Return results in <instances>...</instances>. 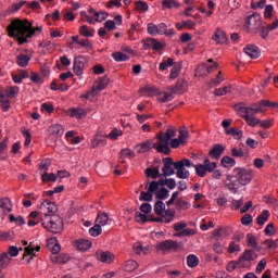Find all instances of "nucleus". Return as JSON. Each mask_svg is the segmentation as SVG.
Instances as JSON below:
<instances>
[{"instance_id":"1","label":"nucleus","mask_w":278,"mask_h":278,"mask_svg":"<svg viewBox=\"0 0 278 278\" xmlns=\"http://www.w3.org/2000/svg\"><path fill=\"white\" fill-rule=\"evenodd\" d=\"M8 36L10 38H16L18 45H25L29 37V22L27 20L15 18L12 20L7 27Z\"/></svg>"},{"instance_id":"2","label":"nucleus","mask_w":278,"mask_h":278,"mask_svg":"<svg viewBox=\"0 0 278 278\" xmlns=\"http://www.w3.org/2000/svg\"><path fill=\"white\" fill-rule=\"evenodd\" d=\"M41 225L51 233H62L64 229V220L59 215H52L41 219Z\"/></svg>"},{"instance_id":"3","label":"nucleus","mask_w":278,"mask_h":278,"mask_svg":"<svg viewBox=\"0 0 278 278\" xmlns=\"http://www.w3.org/2000/svg\"><path fill=\"white\" fill-rule=\"evenodd\" d=\"M194 163L190 161V159H182L174 163V168L176 172V176L178 179H188L190 177V172L186 168H192Z\"/></svg>"},{"instance_id":"4","label":"nucleus","mask_w":278,"mask_h":278,"mask_svg":"<svg viewBox=\"0 0 278 278\" xmlns=\"http://www.w3.org/2000/svg\"><path fill=\"white\" fill-rule=\"evenodd\" d=\"M184 247V243H179L175 240H165L156 243L155 249L157 253L162 255H166V253H170V251H179Z\"/></svg>"},{"instance_id":"5","label":"nucleus","mask_w":278,"mask_h":278,"mask_svg":"<svg viewBox=\"0 0 278 278\" xmlns=\"http://www.w3.org/2000/svg\"><path fill=\"white\" fill-rule=\"evenodd\" d=\"M262 15L252 14L245 22V29L248 30V34H257V31L262 29Z\"/></svg>"},{"instance_id":"6","label":"nucleus","mask_w":278,"mask_h":278,"mask_svg":"<svg viewBox=\"0 0 278 278\" xmlns=\"http://www.w3.org/2000/svg\"><path fill=\"white\" fill-rule=\"evenodd\" d=\"M235 173L237 174V181L241 186H249L251 184V180L253 179V169H247L242 167L235 168Z\"/></svg>"},{"instance_id":"7","label":"nucleus","mask_w":278,"mask_h":278,"mask_svg":"<svg viewBox=\"0 0 278 278\" xmlns=\"http://www.w3.org/2000/svg\"><path fill=\"white\" fill-rule=\"evenodd\" d=\"M157 143L154 142V149L157 151V153H163L164 155L170 154V147H168L170 141H167L165 139L164 135L162 132H159L156 135Z\"/></svg>"},{"instance_id":"8","label":"nucleus","mask_w":278,"mask_h":278,"mask_svg":"<svg viewBox=\"0 0 278 278\" xmlns=\"http://www.w3.org/2000/svg\"><path fill=\"white\" fill-rule=\"evenodd\" d=\"M266 108H268V100H261L258 103H254L251 106L243 108L242 113L260 114L262 112H266Z\"/></svg>"},{"instance_id":"9","label":"nucleus","mask_w":278,"mask_h":278,"mask_svg":"<svg viewBox=\"0 0 278 278\" xmlns=\"http://www.w3.org/2000/svg\"><path fill=\"white\" fill-rule=\"evenodd\" d=\"M38 210H40L46 218H49L50 214H55L58 212V205L49 200H43L38 206Z\"/></svg>"},{"instance_id":"10","label":"nucleus","mask_w":278,"mask_h":278,"mask_svg":"<svg viewBox=\"0 0 278 278\" xmlns=\"http://www.w3.org/2000/svg\"><path fill=\"white\" fill-rule=\"evenodd\" d=\"M162 162H163L162 173L164 177H170V175H175V168H174L175 163H173V159L165 157L162 160Z\"/></svg>"},{"instance_id":"11","label":"nucleus","mask_w":278,"mask_h":278,"mask_svg":"<svg viewBox=\"0 0 278 278\" xmlns=\"http://www.w3.org/2000/svg\"><path fill=\"white\" fill-rule=\"evenodd\" d=\"M148 34L150 36H157V35H164L166 34V25L164 23H161L159 25H155L153 23L148 24Z\"/></svg>"},{"instance_id":"12","label":"nucleus","mask_w":278,"mask_h":278,"mask_svg":"<svg viewBox=\"0 0 278 278\" xmlns=\"http://www.w3.org/2000/svg\"><path fill=\"white\" fill-rule=\"evenodd\" d=\"M97 260L102 264H112L114 262V255L110 251L99 250L96 253Z\"/></svg>"},{"instance_id":"13","label":"nucleus","mask_w":278,"mask_h":278,"mask_svg":"<svg viewBox=\"0 0 278 278\" xmlns=\"http://www.w3.org/2000/svg\"><path fill=\"white\" fill-rule=\"evenodd\" d=\"M184 190H188V184L184 180H180L178 182V191H175L172 194L170 199L166 202L167 207H170V205H173L175 201H177V197H179V194H181Z\"/></svg>"},{"instance_id":"14","label":"nucleus","mask_w":278,"mask_h":278,"mask_svg":"<svg viewBox=\"0 0 278 278\" xmlns=\"http://www.w3.org/2000/svg\"><path fill=\"white\" fill-rule=\"evenodd\" d=\"M86 66V58L79 55L74 59V73L79 77V75H84V68Z\"/></svg>"},{"instance_id":"15","label":"nucleus","mask_w":278,"mask_h":278,"mask_svg":"<svg viewBox=\"0 0 278 278\" xmlns=\"http://www.w3.org/2000/svg\"><path fill=\"white\" fill-rule=\"evenodd\" d=\"M224 186L233 194L238 193V187H236L238 186V178H236L235 176L227 175L226 180L224 181Z\"/></svg>"},{"instance_id":"16","label":"nucleus","mask_w":278,"mask_h":278,"mask_svg":"<svg viewBox=\"0 0 278 278\" xmlns=\"http://www.w3.org/2000/svg\"><path fill=\"white\" fill-rule=\"evenodd\" d=\"M161 217L152 219V223H165L168 225V223H173L175 220V211L174 210H167L164 215H160Z\"/></svg>"},{"instance_id":"17","label":"nucleus","mask_w":278,"mask_h":278,"mask_svg":"<svg viewBox=\"0 0 278 278\" xmlns=\"http://www.w3.org/2000/svg\"><path fill=\"white\" fill-rule=\"evenodd\" d=\"M48 134L52 138H62V136H64V126L60 124H53L48 128Z\"/></svg>"},{"instance_id":"18","label":"nucleus","mask_w":278,"mask_h":278,"mask_svg":"<svg viewBox=\"0 0 278 278\" xmlns=\"http://www.w3.org/2000/svg\"><path fill=\"white\" fill-rule=\"evenodd\" d=\"M108 144V137L97 134L91 140V149H97L98 147H105Z\"/></svg>"},{"instance_id":"19","label":"nucleus","mask_w":278,"mask_h":278,"mask_svg":"<svg viewBox=\"0 0 278 278\" xmlns=\"http://www.w3.org/2000/svg\"><path fill=\"white\" fill-rule=\"evenodd\" d=\"M87 114L88 111L81 108H73L67 111V116H71V118H84Z\"/></svg>"},{"instance_id":"20","label":"nucleus","mask_w":278,"mask_h":278,"mask_svg":"<svg viewBox=\"0 0 278 278\" xmlns=\"http://www.w3.org/2000/svg\"><path fill=\"white\" fill-rule=\"evenodd\" d=\"M154 147L155 142H153V140H147L142 143L137 144L136 149L138 153H148V151H151L152 149H154Z\"/></svg>"},{"instance_id":"21","label":"nucleus","mask_w":278,"mask_h":278,"mask_svg":"<svg viewBox=\"0 0 278 278\" xmlns=\"http://www.w3.org/2000/svg\"><path fill=\"white\" fill-rule=\"evenodd\" d=\"M20 89L17 86H11L8 87L7 89L1 90L0 94H4L7 99H16L18 96Z\"/></svg>"},{"instance_id":"22","label":"nucleus","mask_w":278,"mask_h":278,"mask_svg":"<svg viewBox=\"0 0 278 278\" xmlns=\"http://www.w3.org/2000/svg\"><path fill=\"white\" fill-rule=\"evenodd\" d=\"M225 153V148L222 144H215L213 149L208 152L210 157L213 160H220V155Z\"/></svg>"},{"instance_id":"23","label":"nucleus","mask_w":278,"mask_h":278,"mask_svg":"<svg viewBox=\"0 0 278 278\" xmlns=\"http://www.w3.org/2000/svg\"><path fill=\"white\" fill-rule=\"evenodd\" d=\"M213 40H215V42H217L218 45H225V42H227V35L223 29L216 28L213 35Z\"/></svg>"},{"instance_id":"24","label":"nucleus","mask_w":278,"mask_h":278,"mask_svg":"<svg viewBox=\"0 0 278 278\" xmlns=\"http://www.w3.org/2000/svg\"><path fill=\"white\" fill-rule=\"evenodd\" d=\"M74 247H76L78 251H88L92 247V242L86 239H80L74 242Z\"/></svg>"},{"instance_id":"25","label":"nucleus","mask_w":278,"mask_h":278,"mask_svg":"<svg viewBox=\"0 0 278 278\" xmlns=\"http://www.w3.org/2000/svg\"><path fill=\"white\" fill-rule=\"evenodd\" d=\"M254 113H243L242 118H244L245 123L250 125V127H256L260 123V118L254 116Z\"/></svg>"},{"instance_id":"26","label":"nucleus","mask_w":278,"mask_h":278,"mask_svg":"<svg viewBox=\"0 0 278 278\" xmlns=\"http://www.w3.org/2000/svg\"><path fill=\"white\" fill-rule=\"evenodd\" d=\"M218 68V63H213L212 65H200L198 67L199 75H210V73H213V71H216Z\"/></svg>"},{"instance_id":"27","label":"nucleus","mask_w":278,"mask_h":278,"mask_svg":"<svg viewBox=\"0 0 278 278\" xmlns=\"http://www.w3.org/2000/svg\"><path fill=\"white\" fill-rule=\"evenodd\" d=\"M0 208L4 214H10L12 212V200L10 198L0 199Z\"/></svg>"},{"instance_id":"28","label":"nucleus","mask_w":278,"mask_h":278,"mask_svg":"<svg viewBox=\"0 0 278 278\" xmlns=\"http://www.w3.org/2000/svg\"><path fill=\"white\" fill-rule=\"evenodd\" d=\"M244 53L249 55L252 60H257L260 58V49L255 46H247L244 48Z\"/></svg>"},{"instance_id":"29","label":"nucleus","mask_w":278,"mask_h":278,"mask_svg":"<svg viewBox=\"0 0 278 278\" xmlns=\"http://www.w3.org/2000/svg\"><path fill=\"white\" fill-rule=\"evenodd\" d=\"M110 84V79L108 78H101L100 80H96L92 88L96 89V92H101V90H105L108 88V85Z\"/></svg>"},{"instance_id":"30","label":"nucleus","mask_w":278,"mask_h":278,"mask_svg":"<svg viewBox=\"0 0 278 278\" xmlns=\"http://www.w3.org/2000/svg\"><path fill=\"white\" fill-rule=\"evenodd\" d=\"M173 91L170 92H166V91H161L157 93V101H160V103H168V101H173L174 97H173Z\"/></svg>"},{"instance_id":"31","label":"nucleus","mask_w":278,"mask_h":278,"mask_svg":"<svg viewBox=\"0 0 278 278\" xmlns=\"http://www.w3.org/2000/svg\"><path fill=\"white\" fill-rule=\"evenodd\" d=\"M146 46L151 47V49H153L154 51H160L164 49V45H162V42H160L157 39L153 38H148Z\"/></svg>"},{"instance_id":"32","label":"nucleus","mask_w":278,"mask_h":278,"mask_svg":"<svg viewBox=\"0 0 278 278\" xmlns=\"http://www.w3.org/2000/svg\"><path fill=\"white\" fill-rule=\"evenodd\" d=\"M110 223V216L106 213H98L96 224L100 227H105Z\"/></svg>"},{"instance_id":"33","label":"nucleus","mask_w":278,"mask_h":278,"mask_svg":"<svg viewBox=\"0 0 278 278\" xmlns=\"http://www.w3.org/2000/svg\"><path fill=\"white\" fill-rule=\"evenodd\" d=\"M125 157H129L131 160L136 157V152H134V150L130 149H124L119 153V162L122 164H125Z\"/></svg>"},{"instance_id":"34","label":"nucleus","mask_w":278,"mask_h":278,"mask_svg":"<svg viewBox=\"0 0 278 278\" xmlns=\"http://www.w3.org/2000/svg\"><path fill=\"white\" fill-rule=\"evenodd\" d=\"M167 211L166 204H164L162 201H157L154 204V214H156V216H164Z\"/></svg>"},{"instance_id":"35","label":"nucleus","mask_w":278,"mask_h":278,"mask_svg":"<svg viewBox=\"0 0 278 278\" xmlns=\"http://www.w3.org/2000/svg\"><path fill=\"white\" fill-rule=\"evenodd\" d=\"M10 262H12V258L9 253L0 254V268H8V266H10Z\"/></svg>"},{"instance_id":"36","label":"nucleus","mask_w":278,"mask_h":278,"mask_svg":"<svg viewBox=\"0 0 278 278\" xmlns=\"http://www.w3.org/2000/svg\"><path fill=\"white\" fill-rule=\"evenodd\" d=\"M222 166H224V168H233V166H236V159L231 156H224L222 159Z\"/></svg>"},{"instance_id":"37","label":"nucleus","mask_w":278,"mask_h":278,"mask_svg":"<svg viewBox=\"0 0 278 278\" xmlns=\"http://www.w3.org/2000/svg\"><path fill=\"white\" fill-rule=\"evenodd\" d=\"M0 105L3 110V112H9L10 108H12V105L10 103V99L4 97V93H0Z\"/></svg>"},{"instance_id":"38","label":"nucleus","mask_w":278,"mask_h":278,"mask_svg":"<svg viewBox=\"0 0 278 278\" xmlns=\"http://www.w3.org/2000/svg\"><path fill=\"white\" fill-rule=\"evenodd\" d=\"M232 87L231 85H227L223 88H218L214 90V94L215 97H225V94H229V92H231Z\"/></svg>"},{"instance_id":"39","label":"nucleus","mask_w":278,"mask_h":278,"mask_svg":"<svg viewBox=\"0 0 278 278\" xmlns=\"http://www.w3.org/2000/svg\"><path fill=\"white\" fill-rule=\"evenodd\" d=\"M29 55L26 54H20L17 56V65L21 66V68H26V66L29 64Z\"/></svg>"},{"instance_id":"40","label":"nucleus","mask_w":278,"mask_h":278,"mask_svg":"<svg viewBox=\"0 0 278 278\" xmlns=\"http://www.w3.org/2000/svg\"><path fill=\"white\" fill-rule=\"evenodd\" d=\"M241 258L251 263V262H253V260H257V254H255V252L252 250H247L241 255Z\"/></svg>"},{"instance_id":"41","label":"nucleus","mask_w":278,"mask_h":278,"mask_svg":"<svg viewBox=\"0 0 278 278\" xmlns=\"http://www.w3.org/2000/svg\"><path fill=\"white\" fill-rule=\"evenodd\" d=\"M162 5L164 10H173L179 8V2L177 0H163Z\"/></svg>"},{"instance_id":"42","label":"nucleus","mask_w":278,"mask_h":278,"mask_svg":"<svg viewBox=\"0 0 278 278\" xmlns=\"http://www.w3.org/2000/svg\"><path fill=\"white\" fill-rule=\"evenodd\" d=\"M191 168H195V175H198V177H205V175H207V169L204 164H197L191 166Z\"/></svg>"},{"instance_id":"43","label":"nucleus","mask_w":278,"mask_h":278,"mask_svg":"<svg viewBox=\"0 0 278 278\" xmlns=\"http://www.w3.org/2000/svg\"><path fill=\"white\" fill-rule=\"evenodd\" d=\"M187 265L189 268H197L199 266V257L194 254H190L187 256Z\"/></svg>"},{"instance_id":"44","label":"nucleus","mask_w":278,"mask_h":278,"mask_svg":"<svg viewBox=\"0 0 278 278\" xmlns=\"http://www.w3.org/2000/svg\"><path fill=\"white\" fill-rule=\"evenodd\" d=\"M225 134L227 136H232V138H235V140H240V138H242V130H238L233 127L230 129H226Z\"/></svg>"},{"instance_id":"45","label":"nucleus","mask_w":278,"mask_h":278,"mask_svg":"<svg viewBox=\"0 0 278 278\" xmlns=\"http://www.w3.org/2000/svg\"><path fill=\"white\" fill-rule=\"evenodd\" d=\"M188 136H190L188 128H186V126L180 127L178 139L180 140L181 144L188 140Z\"/></svg>"},{"instance_id":"46","label":"nucleus","mask_w":278,"mask_h":278,"mask_svg":"<svg viewBox=\"0 0 278 278\" xmlns=\"http://www.w3.org/2000/svg\"><path fill=\"white\" fill-rule=\"evenodd\" d=\"M146 177H152V179H157V177H160V167L147 168Z\"/></svg>"},{"instance_id":"47","label":"nucleus","mask_w":278,"mask_h":278,"mask_svg":"<svg viewBox=\"0 0 278 278\" xmlns=\"http://www.w3.org/2000/svg\"><path fill=\"white\" fill-rule=\"evenodd\" d=\"M124 268L127 273H134V270L138 269V262L129 260L125 263Z\"/></svg>"},{"instance_id":"48","label":"nucleus","mask_w":278,"mask_h":278,"mask_svg":"<svg viewBox=\"0 0 278 278\" xmlns=\"http://www.w3.org/2000/svg\"><path fill=\"white\" fill-rule=\"evenodd\" d=\"M223 72H219L216 78L211 79V81L206 83L210 88H214V86H220L222 81H225V78H223Z\"/></svg>"},{"instance_id":"49","label":"nucleus","mask_w":278,"mask_h":278,"mask_svg":"<svg viewBox=\"0 0 278 278\" xmlns=\"http://www.w3.org/2000/svg\"><path fill=\"white\" fill-rule=\"evenodd\" d=\"M240 243L238 241H231L227 248V252L230 254L240 253Z\"/></svg>"},{"instance_id":"50","label":"nucleus","mask_w":278,"mask_h":278,"mask_svg":"<svg viewBox=\"0 0 278 278\" xmlns=\"http://www.w3.org/2000/svg\"><path fill=\"white\" fill-rule=\"evenodd\" d=\"M132 249L137 255H142V253H147V251H149V247L143 248L140 242L135 243Z\"/></svg>"},{"instance_id":"51","label":"nucleus","mask_w":278,"mask_h":278,"mask_svg":"<svg viewBox=\"0 0 278 278\" xmlns=\"http://www.w3.org/2000/svg\"><path fill=\"white\" fill-rule=\"evenodd\" d=\"M204 168H206L207 173H214L216 170V162H211L208 157L204 160Z\"/></svg>"},{"instance_id":"52","label":"nucleus","mask_w":278,"mask_h":278,"mask_svg":"<svg viewBox=\"0 0 278 278\" xmlns=\"http://www.w3.org/2000/svg\"><path fill=\"white\" fill-rule=\"evenodd\" d=\"M180 90H186V80H178L176 86L172 88V93L177 94Z\"/></svg>"},{"instance_id":"53","label":"nucleus","mask_w":278,"mask_h":278,"mask_svg":"<svg viewBox=\"0 0 278 278\" xmlns=\"http://www.w3.org/2000/svg\"><path fill=\"white\" fill-rule=\"evenodd\" d=\"M112 58L115 60V62H127V60H129V56L123 52H115L112 54Z\"/></svg>"},{"instance_id":"54","label":"nucleus","mask_w":278,"mask_h":278,"mask_svg":"<svg viewBox=\"0 0 278 278\" xmlns=\"http://www.w3.org/2000/svg\"><path fill=\"white\" fill-rule=\"evenodd\" d=\"M9 220H10V223H15V225H17V227H22V225H25V218H23V216L16 217L14 215H10Z\"/></svg>"},{"instance_id":"55","label":"nucleus","mask_w":278,"mask_h":278,"mask_svg":"<svg viewBox=\"0 0 278 278\" xmlns=\"http://www.w3.org/2000/svg\"><path fill=\"white\" fill-rule=\"evenodd\" d=\"M247 241L249 247H252V249H257V238L253 233L247 235Z\"/></svg>"},{"instance_id":"56","label":"nucleus","mask_w":278,"mask_h":278,"mask_svg":"<svg viewBox=\"0 0 278 278\" xmlns=\"http://www.w3.org/2000/svg\"><path fill=\"white\" fill-rule=\"evenodd\" d=\"M213 236L216 240H222V238H227V230L223 228L215 229Z\"/></svg>"},{"instance_id":"57","label":"nucleus","mask_w":278,"mask_h":278,"mask_svg":"<svg viewBox=\"0 0 278 278\" xmlns=\"http://www.w3.org/2000/svg\"><path fill=\"white\" fill-rule=\"evenodd\" d=\"M102 231H103V229L101 228V226L99 224H96L93 227H91L89 229V233L93 238H97V236H101Z\"/></svg>"},{"instance_id":"58","label":"nucleus","mask_w":278,"mask_h":278,"mask_svg":"<svg viewBox=\"0 0 278 278\" xmlns=\"http://www.w3.org/2000/svg\"><path fill=\"white\" fill-rule=\"evenodd\" d=\"M176 207L177 210H190V203L186 202L182 199L176 198Z\"/></svg>"},{"instance_id":"59","label":"nucleus","mask_w":278,"mask_h":278,"mask_svg":"<svg viewBox=\"0 0 278 278\" xmlns=\"http://www.w3.org/2000/svg\"><path fill=\"white\" fill-rule=\"evenodd\" d=\"M269 213L267 210L263 211L261 215L257 216L256 223L257 225H265L266 220H268Z\"/></svg>"},{"instance_id":"60","label":"nucleus","mask_w":278,"mask_h":278,"mask_svg":"<svg viewBox=\"0 0 278 278\" xmlns=\"http://www.w3.org/2000/svg\"><path fill=\"white\" fill-rule=\"evenodd\" d=\"M121 136H123V130H121L118 128H114L113 130H111L108 138H110V140H118V138H121Z\"/></svg>"},{"instance_id":"61","label":"nucleus","mask_w":278,"mask_h":278,"mask_svg":"<svg viewBox=\"0 0 278 278\" xmlns=\"http://www.w3.org/2000/svg\"><path fill=\"white\" fill-rule=\"evenodd\" d=\"M41 179L42 181L45 182H48V181H56L58 180V176L55 174H49V173H43L41 175Z\"/></svg>"},{"instance_id":"62","label":"nucleus","mask_w":278,"mask_h":278,"mask_svg":"<svg viewBox=\"0 0 278 278\" xmlns=\"http://www.w3.org/2000/svg\"><path fill=\"white\" fill-rule=\"evenodd\" d=\"M231 155L232 157H244L247 153L244 152V150H242V148H232Z\"/></svg>"},{"instance_id":"63","label":"nucleus","mask_w":278,"mask_h":278,"mask_svg":"<svg viewBox=\"0 0 278 278\" xmlns=\"http://www.w3.org/2000/svg\"><path fill=\"white\" fill-rule=\"evenodd\" d=\"M139 201H153V194L150 191H142L139 197Z\"/></svg>"},{"instance_id":"64","label":"nucleus","mask_w":278,"mask_h":278,"mask_svg":"<svg viewBox=\"0 0 278 278\" xmlns=\"http://www.w3.org/2000/svg\"><path fill=\"white\" fill-rule=\"evenodd\" d=\"M155 195H156V199L165 200V199L169 195L168 189H166V188H161V189H159V190L156 191Z\"/></svg>"}]
</instances>
